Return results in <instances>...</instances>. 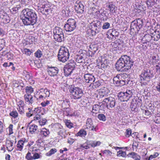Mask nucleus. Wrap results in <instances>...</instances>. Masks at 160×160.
<instances>
[{"instance_id":"864d4df0","label":"nucleus","mask_w":160,"mask_h":160,"mask_svg":"<svg viewBox=\"0 0 160 160\" xmlns=\"http://www.w3.org/2000/svg\"><path fill=\"white\" fill-rule=\"evenodd\" d=\"M126 155V153L125 152L122 151V150H120L117 152V156H122V157H124Z\"/></svg>"},{"instance_id":"9d476101","label":"nucleus","mask_w":160,"mask_h":160,"mask_svg":"<svg viewBox=\"0 0 160 160\" xmlns=\"http://www.w3.org/2000/svg\"><path fill=\"white\" fill-rule=\"evenodd\" d=\"M141 81H149L150 79L153 76L151 71L149 69H143L142 70V73L140 75Z\"/></svg>"},{"instance_id":"412c9836","label":"nucleus","mask_w":160,"mask_h":160,"mask_svg":"<svg viewBox=\"0 0 160 160\" xmlns=\"http://www.w3.org/2000/svg\"><path fill=\"white\" fill-rule=\"evenodd\" d=\"M62 102V107L63 109H67L69 107V101L67 99H63V100L61 101Z\"/></svg>"},{"instance_id":"f03ea898","label":"nucleus","mask_w":160,"mask_h":160,"mask_svg":"<svg viewBox=\"0 0 160 160\" xmlns=\"http://www.w3.org/2000/svg\"><path fill=\"white\" fill-rule=\"evenodd\" d=\"M22 20L24 25H33L37 22V15L32 9H24L22 10Z\"/></svg>"},{"instance_id":"a878e982","label":"nucleus","mask_w":160,"mask_h":160,"mask_svg":"<svg viewBox=\"0 0 160 160\" xmlns=\"http://www.w3.org/2000/svg\"><path fill=\"white\" fill-rule=\"evenodd\" d=\"M83 54H77L75 57L76 61L78 63H81L84 61V59L82 56Z\"/></svg>"},{"instance_id":"a211bd4d","label":"nucleus","mask_w":160,"mask_h":160,"mask_svg":"<svg viewBox=\"0 0 160 160\" xmlns=\"http://www.w3.org/2000/svg\"><path fill=\"white\" fill-rule=\"evenodd\" d=\"M89 48V50L90 52L89 54H91V56H92L98 50V45L97 44L92 43L90 45Z\"/></svg>"},{"instance_id":"bb28decb","label":"nucleus","mask_w":160,"mask_h":160,"mask_svg":"<svg viewBox=\"0 0 160 160\" xmlns=\"http://www.w3.org/2000/svg\"><path fill=\"white\" fill-rule=\"evenodd\" d=\"M6 147L8 151H12L14 148L13 146V143L10 140L7 141L6 142Z\"/></svg>"},{"instance_id":"aec40b11","label":"nucleus","mask_w":160,"mask_h":160,"mask_svg":"<svg viewBox=\"0 0 160 160\" xmlns=\"http://www.w3.org/2000/svg\"><path fill=\"white\" fill-rule=\"evenodd\" d=\"M58 130V135H60L62 138H64L66 137L65 131L62 128V127L60 125Z\"/></svg>"},{"instance_id":"c85d7f7f","label":"nucleus","mask_w":160,"mask_h":160,"mask_svg":"<svg viewBox=\"0 0 160 160\" xmlns=\"http://www.w3.org/2000/svg\"><path fill=\"white\" fill-rule=\"evenodd\" d=\"M153 38V37L151 35L148 34L144 35L142 39L143 41H145V43H147L150 41Z\"/></svg>"},{"instance_id":"5701e85b","label":"nucleus","mask_w":160,"mask_h":160,"mask_svg":"<svg viewBox=\"0 0 160 160\" xmlns=\"http://www.w3.org/2000/svg\"><path fill=\"white\" fill-rule=\"evenodd\" d=\"M53 32L54 35H61L63 34L62 29L58 27H56L53 29Z\"/></svg>"},{"instance_id":"69168bd1","label":"nucleus","mask_w":160,"mask_h":160,"mask_svg":"<svg viewBox=\"0 0 160 160\" xmlns=\"http://www.w3.org/2000/svg\"><path fill=\"white\" fill-rule=\"evenodd\" d=\"M102 152L107 155L110 156L112 154V152L108 150H105L103 151Z\"/></svg>"},{"instance_id":"774afa93","label":"nucleus","mask_w":160,"mask_h":160,"mask_svg":"<svg viewBox=\"0 0 160 160\" xmlns=\"http://www.w3.org/2000/svg\"><path fill=\"white\" fill-rule=\"evenodd\" d=\"M155 122L158 124H160V116H157L155 118Z\"/></svg>"},{"instance_id":"3c124183","label":"nucleus","mask_w":160,"mask_h":160,"mask_svg":"<svg viewBox=\"0 0 160 160\" xmlns=\"http://www.w3.org/2000/svg\"><path fill=\"white\" fill-rule=\"evenodd\" d=\"M110 27V24L108 22H105L103 24L102 26V28L103 29H107L109 28Z\"/></svg>"},{"instance_id":"2f4dec72","label":"nucleus","mask_w":160,"mask_h":160,"mask_svg":"<svg viewBox=\"0 0 160 160\" xmlns=\"http://www.w3.org/2000/svg\"><path fill=\"white\" fill-rule=\"evenodd\" d=\"M133 21H135L136 24L138 25V28H139L140 29L141 28L143 24V22L142 19L140 18H138L136 19Z\"/></svg>"},{"instance_id":"e433bc0d","label":"nucleus","mask_w":160,"mask_h":160,"mask_svg":"<svg viewBox=\"0 0 160 160\" xmlns=\"http://www.w3.org/2000/svg\"><path fill=\"white\" fill-rule=\"evenodd\" d=\"M94 8H92V9ZM94 9H96L95 11V12L96 13H97L98 12L99 13H101V14L102 15V16H106V14L107 12L105 11H103L102 12H101V11H98L99 9V6L96 5V7L95 8H94Z\"/></svg>"},{"instance_id":"a18cd8bd","label":"nucleus","mask_w":160,"mask_h":160,"mask_svg":"<svg viewBox=\"0 0 160 160\" xmlns=\"http://www.w3.org/2000/svg\"><path fill=\"white\" fill-rule=\"evenodd\" d=\"M98 118L99 120L103 121H105L106 119V116L103 114H99L98 116Z\"/></svg>"},{"instance_id":"f3484780","label":"nucleus","mask_w":160,"mask_h":160,"mask_svg":"<svg viewBox=\"0 0 160 160\" xmlns=\"http://www.w3.org/2000/svg\"><path fill=\"white\" fill-rule=\"evenodd\" d=\"M135 22L133 21L131 23L130 32L131 33H132V34H136L138 33L140 29L138 27V25L136 24Z\"/></svg>"},{"instance_id":"2eb2a0df","label":"nucleus","mask_w":160,"mask_h":160,"mask_svg":"<svg viewBox=\"0 0 160 160\" xmlns=\"http://www.w3.org/2000/svg\"><path fill=\"white\" fill-rule=\"evenodd\" d=\"M83 77L85 79V81L86 83H91L90 86L92 85V82H94L95 80V78L93 75L91 74H85L84 75Z\"/></svg>"},{"instance_id":"6ab92c4d","label":"nucleus","mask_w":160,"mask_h":160,"mask_svg":"<svg viewBox=\"0 0 160 160\" xmlns=\"http://www.w3.org/2000/svg\"><path fill=\"white\" fill-rule=\"evenodd\" d=\"M42 92H43L40 91L38 94V92H37L36 95L35 96V97L37 101H39L40 100H43L45 99L46 95L45 93H42Z\"/></svg>"},{"instance_id":"bf43d9fd","label":"nucleus","mask_w":160,"mask_h":160,"mask_svg":"<svg viewBox=\"0 0 160 160\" xmlns=\"http://www.w3.org/2000/svg\"><path fill=\"white\" fill-rule=\"evenodd\" d=\"M100 143L101 142L99 141H97L96 142L94 141L92 142L91 146L92 147H94L97 146L99 145Z\"/></svg>"},{"instance_id":"4be33fe9","label":"nucleus","mask_w":160,"mask_h":160,"mask_svg":"<svg viewBox=\"0 0 160 160\" xmlns=\"http://www.w3.org/2000/svg\"><path fill=\"white\" fill-rule=\"evenodd\" d=\"M54 38L55 40L58 42H61L64 41V37L63 34L61 35H53Z\"/></svg>"},{"instance_id":"72a5a7b5","label":"nucleus","mask_w":160,"mask_h":160,"mask_svg":"<svg viewBox=\"0 0 160 160\" xmlns=\"http://www.w3.org/2000/svg\"><path fill=\"white\" fill-rule=\"evenodd\" d=\"M132 102H135L134 103L137 104V105L139 106L140 105L142 104V100L141 98L137 96L133 99Z\"/></svg>"},{"instance_id":"79ce46f5","label":"nucleus","mask_w":160,"mask_h":160,"mask_svg":"<svg viewBox=\"0 0 160 160\" xmlns=\"http://www.w3.org/2000/svg\"><path fill=\"white\" fill-rule=\"evenodd\" d=\"M57 151V150L55 148H52L48 152H47L46 155V156H51L52 154H54L55 152H56Z\"/></svg>"},{"instance_id":"f8f14e48","label":"nucleus","mask_w":160,"mask_h":160,"mask_svg":"<svg viewBox=\"0 0 160 160\" xmlns=\"http://www.w3.org/2000/svg\"><path fill=\"white\" fill-rule=\"evenodd\" d=\"M75 12L78 14H82L84 13V7L81 2L75 3L74 5Z\"/></svg>"},{"instance_id":"49530a36","label":"nucleus","mask_w":160,"mask_h":160,"mask_svg":"<svg viewBox=\"0 0 160 160\" xmlns=\"http://www.w3.org/2000/svg\"><path fill=\"white\" fill-rule=\"evenodd\" d=\"M98 66L102 69L107 68L108 67V64L103 63L102 61L99 64Z\"/></svg>"},{"instance_id":"5fc2aeb1","label":"nucleus","mask_w":160,"mask_h":160,"mask_svg":"<svg viewBox=\"0 0 160 160\" xmlns=\"http://www.w3.org/2000/svg\"><path fill=\"white\" fill-rule=\"evenodd\" d=\"M132 130L130 129H126L125 132V136L127 137H129L131 135Z\"/></svg>"},{"instance_id":"6e6d98bb","label":"nucleus","mask_w":160,"mask_h":160,"mask_svg":"<svg viewBox=\"0 0 160 160\" xmlns=\"http://www.w3.org/2000/svg\"><path fill=\"white\" fill-rule=\"evenodd\" d=\"M22 52L24 53L28 56H30L32 52L29 49L27 48H24Z\"/></svg>"},{"instance_id":"0e129e2a","label":"nucleus","mask_w":160,"mask_h":160,"mask_svg":"<svg viewBox=\"0 0 160 160\" xmlns=\"http://www.w3.org/2000/svg\"><path fill=\"white\" fill-rule=\"evenodd\" d=\"M17 146L18 148L17 150L19 151H22V146H21V144L20 143V141L19 140L18 141V143L17 145Z\"/></svg>"},{"instance_id":"37998d69","label":"nucleus","mask_w":160,"mask_h":160,"mask_svg":"<svg viewBox=\"0 0 160 160\" xmlns=\"http://www.w3.org/2000/svg\"><path fill=\"white\" fill-rule=\"evenodd\" d=\"M9 115L15 118L18 117V113L16 111L13 110L9 113Z\"/></svg>"},{"instance_id":"338daca9","label":"nucleus","mask_w":160,"mask_h":160,"mask_svg":"<svg viewBox=\"0 0 160 160\" xmlns=\"http://www.w3.org/2000/svg\"><path fill=\"white\" fill-rule=\"evenodd\" d=\"M41 91H42L43 92L42 93H45L46 95V97L47 96L49 97L50 95V92H49V91H48V90L47 89H42L41 90Z\"/></svg>"},{"instance_id":"09e8293b","label":"nucleus","mask_w":160,"mask_h":160,"mask_svg":"<svg viewBox=\"0 0 160 160\" xmlns=\"http://www.w3.org/2000/svg\"><path fill=\"white\" fill-rule=\"evenodd\" d=\"M35 56L38 58H39L42 55V53L41 50L38 49L34 53Z\"/></svg>"},{"instance_id":"c756f323","label":"nucleus","mask_w":160,"mask_h":160,"mask_svg":"<svg viewBox=\"0 0 160 160\" xmlns=\"http://www.w3.org/2000/svg\"><path fill=\"white\" fill-rule=\"evenodd\" d=\"M130 108L131 110L132 111L137 112L138 111V108L139 107V105L134 103L133 102H132L130 105Z\"/></svg>"},{"instance_id":"680f3d73","label":"nucleus","mask_w":160,"mask_h":160,"mask_svg":"<svg viewBox=\"0 0 160 160\" xmlns=\"http://www.w3.org/2000/svg\"><path fill=\"white\" fill-rule=\"evenodd\" d=\"M156 72L160 75V61L158 64H156L155 66Z\"/></svg>"},{"instance_id":"8fccbe9b","label":"nucleus","mask_w":160,"mask_h":160,"mask_svg":"<svg viewBox=\"0 0 160 160\" xmlns=\"http://www.w3.org/2000/svg\"><path fill=\"white\" fill-rule=\"evenodd\" d=\"M90 26L91 27V29H93L97 33H98L100 32L101 30L97 28L93 25H92V24L91 23Z\"/></svg>"},{"instance_id":"f704fd0d","label":"nucleus","mask_w":160,"mask_h":160,"mask_svg":"<svg viewBox=\"0 0 160 160\" xmlns=\"http://www.w3.org/2000/svg\"><path fill=\"white\" fill-rule=\"evenodd\" d=\"M156 2L157 0H148L146 4L148 7H152L156 3Z\"/></svg>"},{"instance_id":"a19ab883","label":"nucleus","mask_w":160,"mask_h":160,"mask_svg":"<svg viewBox=\"0 0 160 160\" xmlns=\"http://www.w3.org/2000/svg\"><path fill=\"white\" fill-rule=\"evenodd\" d=\"M26 92L28 94H30L33 92V89L31 86H27L26 88Z\"/></svg>"},{"instance_id":"052dcab7","label":"nucleus","mask_w":160,"mask_h":160,"mask_svg":"<svg viewBox=\"0 0 160 160\" xmlns=\"http://www.w3.org/2000/svg\"><path fill=\"white\" fill-rule=\"evenodd\" d=\"M101 85L100 83L98 81H97L93 83L92 85L93 88H97Z\"/></svg>"},{"instance_id":"c9c22d12","label":"nucleus","mask_w":160,"mask_h":160,"mask_svg":"<svg viewBox=\"0 0 160 160\" xmlns=\"http://www.w3.org/2000/svg\"><path fill=\"white\" fill-rule=\"evenodd\" d=\"M87 33L88 35L90 36L91 35L92 36H94L97 34L93 29H91V27L90 26H89V29L87 30Z\"/></svg>"},{"instance_id":"7ed1b4c3","label":"nucleus","mask_w":160,"mask_h":160,"mask_svg":"<svg viewBox=\"0 0 160 160\" xmlns=\"http://www.w3.org/2000/svg\"><path fill=\"white\" fill-rule=\"evenodd\" d=\"M128 75L123 73L121 75H117L113 78L114 84L117 86H122L128 83L129 80Z\"/></svg>"},{"instance_id":"13d9d810","label":"nucleus","mask_w":160,"mask_h":160,"mask_svg":"<svg viewBox=\"0 0 160 160\" xmlns=\"http://www.w3.org/2000/svg\"><path fill=\"white\" fill-rule=\"evenodd\" d=\"M3 19L5 23H8L10 21V18L7 14H5V17Z\"/></svg>"},{"instance_id":"4c0bfd02","label":"nucleus","mask_w":160,"mask_h":160,"mask_svg":"<svg viewBox=\"0 0 160 160\" xmlns=\"http://www.w3.org/2000/svg\"><path fill=\"white\" fill-rule=\"evenodd\" d=\"M152 64L153 65L157 64H158L159 63V60L155 56H152Z\"/></svg>"},{"instance_id":"473e14b6","label":"nucleus","mask_w":160,"mask_h":160,"mask_svg":"<svg viewBox=\"0 0 160 160\" xmlns=\"http://www.w3.org/2000/svg\"><path fill=\"white\" fill-rule=\"evenodd\" d=\"M38 129V126L36 125L33 124L31 125L30 126L29 128V132L32 133L35 132Z\"/></svg>"},{"instance_id":"20e7f679","label":"nucleus","mask_w":160,"mask_h":160,"mask_svg":"<svg viewBox=\"0 0 160 160\" xmlns=\"http://www.w3.org/2000/svg\"><path fill=\"white\" fill-rule=\"evenodd\" d=\"M69 56L68 49L65 47H61L58 55V60L64 62L68 59Z\"/></svg>"},{"instance_id":"603ef678","label":"nucleus","mask_w":160,"mask_h":160,"mask_svg":"<svg viewBox=\"0 0 160 160\" xmlns=\"http://www.w3.org/2000/svg\"><path fill=\"white\" fill-rule=\"evenodd\" d=\"M5 44V40L3 39H0V49H2Z\"/></svg>"},{"instance_id":"39448f33","label":"nucleus","mask_w":160,"mask_h":160,"mask_svg":"<svg viewBox=\"0 0 160 160\" xmlns=\"http://www.w3.org/2000/svg\"><path fill=\"white\" fill-rule=\"evenodd\" d=\"M70 92L72 94L71 98L76 101L80 100L84 97L83 92L82 89L79 88H71Z\"/></svg>"},{"instance_id":"dca6fc26","label":"nucleus","mask_w":160,"mask_h":160,"mask_svg":"<svg viewBox=\"0 0 160 160\" xmlns=\"http://www.w3.org/2000/svg\"><path fill=\"white\" fill-rule=\"evenodd\" d=\"M48 6L47 4H44L42 5L38 10L39 12L42 13L43 15H47L49 14L50 12L51 11V8Z\"/></svg>"},{"instance_id":"c03bdc74","label":"nucleus","mask_w":160,"mask_h":160,"mask_svg":"<svg viewBox=\"0 0 160 160\" xmlns=\"http://www.w3.org/2000/svg\"><path fill=\"white\" fill-rule=\"evenodd\" d=\"M65 123L67 127L69 128H71L73 127V124L69 120H66Z\"/></svg>"},{"instance_id":"6e6552de","label":"nucleus","mask_w":160,"mask_h":160,"mask_svg":"<svg viewBox=\"0 0 160 160\" xmlns=\"http://www.w3.org/2000/svg\"><path fill=\"white\" fill-rule=\"evenodd\" d=\"M76 27V22L74 19L69 18L64 25V28L66 31L71 32L73 31Z\"/></svg>"},{"instance_id":"9b49d317","label":"nucleus","mask_w":160,"mask_h":160,"mask_svg":"<svg viewBox=\"0 0 160 160\" xmlns=\"http://www.w3.org/2000/svg\"><path fill=\"white\" fill-rule=\"evenodd\" d=\"M47 70L48 74L52 77L56 76L59 72V69L56 67H48Z\"/></svg>"},{"instance_id":"cd10ccee","label":"nucleus","mask_w":160,"mask_h":160,"mask_svg":"<svg viewBox=\"0 0 160 160\" xmlns=\"http://www.w3.org/2000/svg\"><path fill=\"white\" fill-rule=\"evenodd\" d=\"M87 134L86 131L84 129H81L76 134V136L81 137H85L87 135Z\"/></svg>"},{"instance_id":"423d86ee","label":"nucleus","mask_w":160,"mask_h":160,"mask_svg":"<svg viewBox=\"0 0 160 160\" xmlns=\"http://www.w3.org/2000/svg\"><path fill=\"white\" fill-rule=\"evenodd\" d=\"M134 92V90L127 89L125 92H119L118 96V99L121 102H127L132 97Z\"/></svg>"},{"instance_id":"0eeeda50","label":"nucleus","mask_w":160,"mask_h":160,"mask_svg":"<svg viewBox=\"0 0 160 160\" xmlns=\"http://www.w3.org/2000/svg\"><path fill=\"white\" fill-rule=\"evenodd\" d=\"M75 65L76 63L74 60H71L68 62L63 68L65 76H68L71 74L75 68Z\"/></svg>"},{"instance_id":"4d7b16f0","label":"nucleus","mask_w":160,"mask_h":160,"mask_svg":"<svg viewBox=\"0 0 160 160\" xmlns=\"http://www.w3.org/2000/svg\"><path fill=\"white\" fill-rule=\"evenodd\" d=\"M40 111V109H39L38 108H35L33 110H31L32 113L33 115L37 114V113L38 114Z\"/></svg>"},{"instance_id":"b1692460","label":"nucleus","mask_w":160,"mask_h":160,"mask_svg":"<svg viewBox=\"0 0 160 160\" xmlns=\"http://www.w3.org/2000/svg\"><path fill=\"white\" fill-rule=\"evenodd\" d=\"M128 156L129 157L132 158L135 160H140L141 159L140 156L134 152L129 153Z\"/></svg>"},{"instance_id":"ea45409f","label":"nucleus","mask_w":160,"mask_h":160,"mask_svg":"<svg viewBox=\"0 0 160 160\" xmlns=\"http://www.w3.org/2000/svg\"><path fill=\"white\" fill-rule=\"evenodd\" d=\"M32 96L30 94H25L24 95V97L25 100L26 102H28V103L29 102V101H30L31 98H32Z\"/></svg>"},{"instance_id":"ddd939ff","label":"nucleus","mask_w":160,"mask_h":160,"mask_svg":"<svg viewBox=\"0 0 160 160\" xmlns=\"http://www.w3.org/2000/svg\"><path fill=\"white\" fill-rule=\"evenodd\" d=\"M119 35V32L115 29L110 30L108 32L107 38L112 41L115 40Z\"/></svg>"},{"instance_id":"de8ad7c7","label":"nucleus","mask_w":160,"mask_h":160,"mask_svg":"<svg viewBox=\"0 0 160 160\" xmlns=\"http://www.w3.org/2000/svg\"><path fill=\"white\" fill-rule=\"evenodd\" d=\"M103 107V104L102 103L100 106L97 104H95L92 107V111H97L98 110L100 109V107L102 106Z\"/></svg>"},{"instance_id":"4468645a","label":"nucleus","mask_w":160,"mask_h":160,"mask_svg":"<svg viewBox=\"0 0 160 160\" xmlns=\"http://www.w3.org/2000/svg\"><path fill=\"white\" fill-rule=\"evenodd\" d=\"M42 157V156L37 152L33 153H32L28 152L26 154L25 157L26 158L27 160H33V159H36L40 158Z\"/></svg>"},{"instance_id":"f257e3e1","label":"nucleus","mask_w":160,"mask_h":160,"mask_svg":"<svg viewBox=\"0 0 160 160\" xmlns=\"http://www.w3.org/2000/svg\"><path fill=\"white\" fill-rule=\"evenodd\" d=\"M133 64V61L130 56L123 55L117 61L115 68L118 71L124 72L130 69Z\"/></svg>"},{"instance_id":"e2e57ef3","label":"nucleus","mask_w":160,"mask_h":160,"mask_svg":"<svg viewBox=\"0 0 160 160\" xmlns=\"http://www.w3.org/2000/svg\"><path fill=\"white\" fill-rule=\"evenodd\" d=\"M47 120L45 118H42L40 119L39 121V124L41 125H43L46 124Z\"/></svg>"},{"instance_id":"7c9ffc66","label":"nucleus","mask_w":160,"mask_h":160,"mask_svg":"<svg viewBox=\"0 0 160 160\" xmlns=\"http://www.w3.org/2000/svg\"><path fill=\"white\" fill-rule=\"evenodd\" d=\"M92 25H93L95 26L97 28L101 30V28L102 27V22L100 21L97 20L96 21H93L91 23Z\"/></svg>"},{"instance_id":"393cba45","label":"nucleus","mask_w":160,"mask_h":160,"mask_svg":"<svg viewBox=\"0 0 160 160\" xmlns=\"http://www.w3.org/2000/svg\"><path fill=\"white\" fill-rule=\"evenodd\" d=\"M108 7L109 8L110 12L112 13L115 12L116 10L117 9V7L115 6L112 2H109L108 3Z\"/></svg>"},{"instance_id":"58836bf2","label":"nucleus","mask_w":160,"mask_h":160,"mask_svg":"<svg viewBox=\"0 0 160 160\" xmlns=\"http://www.w3.org/2000/svg\"><path fill=\"white\" fill-rule=\"evenodd\" d=\"M41 134L43 135L45 137L47 136L49 134L50 132L47 129L44 128L42 129V130L41 131Z\"/></svg>"},{"instance_id":"1a4fd4ad","label":"nucleus","mask_w":160,"mask_h":160,"mask_svg":"<svg viewBox=\"0 0 160 160\" xmlns=\"http://www.w3.org/2000/svg\"><path fill=\"white\" fill-rule=\"evenodd\" d=\"M115 96L109 97L106 98L102 102L103 106H105L108 108H112L115 106L116 103Z\"/></svg>"}]
</instances>
